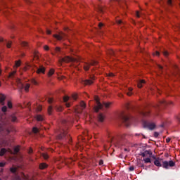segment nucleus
<instances>
[{"mask_svg":"<svg viewBox=\"0 0 180 180\" xmlns=\"http://www.w3.org/2000/svg\"><path fill=\"white\" fill-rule=\"evenodd\" d=\"M110 5L113 11H117L119 6L122 11L127 9V4L124 0H110Z\"/></svg>","mask_w":180,"mask_h":180,"instance_id":"f257e3e1","label":"nucleus"},{"mask_svg":"<svg viewBox=\"0 0 180 180\" xmlns=\"http://www.w3.org/2000/svg\"><path fill=\"white\" fill-rule=\"evenodd\" d=\"M154 165H156V167H162L163 168H165V169H168L169 167H175V162L170 160V161H163L162 164L158 160H155L154 161Z\"/></svg>","mask_w":180,"mask_h":180,"instance_id":"f03ea898","label":"nucleus"},{"mask_svg":"<svg viewBox=\"0 0 180 180\" xmlns=\"http://www.w3.org/2000/svg\"><path fill=\"white\" fill-rule=\"evenodd\" d=\"M96 106L94 107V110L96 112H99L101 109H103V106H105V108L108 109L109 108L110 105H112L111 103H106V102H103L102 104L101 103V102L99 101V99L98 98L96 99Z\"/></svg>","mask_w":180,"mask_h":180,"instance_id":"7ed1b4c3","label":"nucleus"},{"mask_svg":"<svg viewBox=\"0 0 180 180\" xmlns=\"http://www.w3.org/2000/svg\"><path fill=\"white\" fill-rule=\"evenodd\" d=\"M126 141V135H120L117 137H112L111 141L115 144H117V146H123L124 144V141Z\"/></svg>","mask_w":180,"mask_h":180,"instance_id":"20e7f679","label":"nucleus"},{"mask_svg":"<svg viewBox=\"0 0 180 180\" xmlns=\"http://www.w3.org/2000/svg\"><path fill=\"white\" fill-rule=\"evenodd\" d=\"M11 120L13 122H18V118L15 115H11L9 117H6L4 120H2L1 124H3V126H8V124H11Z\"/></svg>","mask_w":180,"mask_h":180,"instance_id":"39448f33","label":"nucleus"},{"mask_svg":"<svg viewBox=\"0 0 180 180\" xmlns=\"http://www.w3.org/2000/svg\"><path fill=\"white\" fill-rule=\"evenodd\" d=\"M66 129L67 128L64 129V127H62V131L57 136L58 140H68V141L71 140L70 135L67 133Z\"/></svg>","mask_w":180,"mask_h":180,"instance_id":"423d86ee","label":"nucleus"},{"mask_svg":"<svg viewBox=\"0 0 180 180\" xmlns=\"http://www.w3.org/2000/svg\"><path fill=\"white\" fill-rule=\"evenodd\" d=\"M139 115L142 116V117H148L151 113V110H150L147 107H143L139 110Z\"/></svg>","mask_w":180,"mask_h":180,"instance_id":"0eeeda50","label":"nucleus"},{"mask_svg":"<svg viewBox=\"0 0 180 180\" xmlns=\"http://www.w3.org/2000/svg\"><path fill=\"white\" fill-rule=\"evenodd\" d=\"M143 126L145 129H148L149 130H154L155 129V123L150 122L148 121H143Z\"/></svg>","mask_w":180,"mask_h":180,"instance_id":"6e6552de","label":"nucleus"},{"mask_svg":"<svg viewBox=\"0 0 180 180\" xmlns=\"http://www.w3.org/2000/svg\"><path fill=\"white\" fill-rule=\"evenodd\" d=\"M29 68H36L37 74H44L46 72V68L43 66H39V68H36L34 65H28Z\"/></svg>","mask_w":180,"mask_h":180,"instance_id":"1a4fd4ad","label":"nucleus"},{"mask_svg":"<svg viewBox=\"0 0 180 180\" xmlns=\"http://www.w3.org/2000/svg\"><path fill=\"white\" fill-rule=\"evenodd\" d=\"M122 120L127 127L131 124V118L127 115H122Z\"/></svg>","mask_w":180,"mask_h":180,"instance_id":"9d476101","label":"nucleus"},{"mask_svg":"<svg viewBox=\"0 0 180 180\" xmlns=\"http://www.w3.org/2000/svg\"><path fill=\"white\" fill-rule=\"evenodd\" d=\"M98 64L97 61L95 60H92L91 63H85L84 65V70L85 71H89V68L91 67V65H96Z\"/></svg>","mask_w":180,"mask_h":180,"instance_id":"9b49d317","label":"nucleus"},{"mask_svg":"<svg viewBox=\"0 0 180 180\" xmlns=\"http://www.w3.org/2000/svg\"><path fill=\"white\" fill-rule=\"evenodd\" d=\"M18 82L20 84V86H21V89H25V92H29V88H30V84H26L25 86L23 85V84L21 83L20 80H18Z\"/></svg>","mask_w":180,"mask_h":180,"instance_id":"f8f14e48","label":"nucleus"},{"mask_svg":"<svg viewBox=\"0 0 180 180\" xmlns=\"http://www.w3.org/2000/svg\"><path fill=\"white\" fill-rule=\"evenodd\" d=\"M53 37H55V39H57V40H63L64 39V37H65V34L61 32L59 34H53Z\"/></svg>","mask_w":180,"mask_h":180,"instance_id":"ddd939ff","label":"nucleus"},{"mask_svg":"<svg viewBox=\"0 0 180 180\" xmlns=\"http://www.w3.org/2000/svg\"><path fill=\"white\" fill-rule=\"evenodd\" d=\"M63 101L65 102V106L66 108H70L71 106V102L67 103L70 101V97L68 96H65L63 97Z\"/></svg>","mask_w":180,"mask_h":180,"instance_id":"4468645a","label":"nucleus"},{"mask_svg":"<svg viewBox=\"0 0 180 180\" xmlns=\"http://www.w3.org/2000/svg\"><path fill=\"white\" fill-rule=\"evenodd\" d=\"M94 79H95L94 77H91V79H86L83 82V84L84 85H92L94 84Z\"/></svg>","mask_w":180,"mask_h":180,"instance_id":"2eb2a0df","label":"nucleus"},{"mask_svg":"<svg viewBox=\"0 0 180 180\" xmlns=\"http://www.w3.org/2000/svg\"><path fill=\"white\" fill-rule=\"evenodd\" d=\"M106 7H103L102 6H97V7L96 8V10L97 11V12H99V13H103Z\"/></svg>","mask_w":180,"mask_h":180,"instance_id":"dca6fc26","label":"nucleus"},{"mask_svg":"<svg viewBox=\"0 0 180 180\" xmlns=\"http://www.w3.org/2000/svg\"><path fill=\"white\" fill-rule=\"evenodd\" d=\"M142 157H148V155H153V153L151 150H145L143 153H141Z\"/></svg>","mask_w":180,"mask_h":180,"instance_id":"f3484780","label":"nucleus"},{"mask_svg":"<svg viewBox=\"0 0 180 180\" xmlns=\"http://www.w3.org/2000/svg\"><path fill=\"white\" fill-rule=\"evenodd\" d=\"M160 105H163V106H165V105H168V102H167L165 100L160 101L159 104L157 105L156 107H155V108H156V112L158 110V108H160Z\"/></svg>","mask_w":180,"mask_h":180,"instance_id":"a211bd4d","label":"nucleus"},{"mask_svg":"<svg viewBox=\"0 0 180 180\" xmlns=\"http://www.w3.org/2000/svg\"><path fill=\"white\" fill-rule=\"evenodd\" d=\"M98 122H103V120H105V116L103 115V114L100 113L98 116Z\"/></svg>","mask_w":180,"mask_h":180,"instance_id":"6ab92c4d","label":"nucleus"},{"mask_svg":"<svg viewBox=\"0 0 180 180\" xmlns=\"http://www.w3.org/2000/svg\"><path fill=\"white\" fill-rule=\"evenodd\" d=\"M62 61L63 63H70V61H72V58H71L68 56H66L62 59Z\"/></svg>","mask_w":180,"mask_h":180,"instance_id":"aec40b11","label":"nucleus"},{"mask_svg":"<svg viewBox=\"0 0 180 180\" xmlns=\"http://www.w3.org/2000/svg\"><path fill=\"white\" fill-rule=\"evenodd\" d=\"M21 46H22V47H24V49H25L26 50H27V49L30 48L29 44H27V42H26V41H22L21 43Z\"/></svg>","mask_w":180,"mask_h":180,"instance_id":"412c9836","label":"nucleus"},{"mask_svg":"<svg viewBox=\"0 0 180 180\" xmlns=\"http://www.w3.org/2000/svg\"><path fill=\"white\" fill-rule=\"evenodd\" d=\"M48 167L49 165H47V164L46 163L39 164V169H46V168H47Z\"/></svg>","mask_w":180,"mask_h":180,"instance_id":"4be33fe9","label":"nucleus"},{"mask_svg":"<svg viewBox=\"0 0 180 180\" xmlns=\"http://www.w3.org/2000/svg\"><path fill=\"white\" fill-rule=\"evenodd\" d=\"M36 119L38 122H43V120H44V117H43L41 115H37Z\"/></svg>","mask_w":180,"mask_h":180,"instance_id":"5701e85b","label":"nucleus"},{"mask_svg":"<svg viewBox=\"0 0 180 180\" xmlns=\"http://www.w3.org/2000/svg\"><path fill=\"white\" fill-rule=\"evenodd\" d=\"M6 151H8L6 148H3L0 150V157H4L5 155Z\"/></svg>","mask_w":180,"mask_h":180,"instance_id":"b1692460","label":"nucleus"},{"mask_svg":"<svg viewBox=\"0 0 180 180\" xmlns=\"http://www.w3.org/2000/svg\"><path fill=\"white\" fill-rule=\"evenodd\" d=\"M144 84H146V81L144 80H140L138 82V88H143V85H144Z\"/></svg>","mask_w":180,"mask_h":180,"instance_id":"393cba45","label":"nucleus"},{"mask_svg":"<svg viewBox=\"0 0 180 180\" xmlns=\"http://www.w3.org/2000/svg\"><path fill=\"white\" fill-rule=\"evenodd\" d=\"M0 103L2 106H4V105H5V96H1L0 97Z\"/></svg>","mask_w":180,"mask_h":180,"instance_id":"a878e982","label":"nucleus"},{"mask_svg":"<svg viewBox=\"0 0 180 180\" xmlns=\"http://www.w3.org/2000/svg\"><path fill=\"white\" fill-rule=\"evenodd\" d=\"M55 109L57 112H63V107L62 106H58V105H56L55 107Z\"/></svg>","mask_w":180,"mask_h":180,"instance_id":"bb28decb","label":"nucleus"},{"mask_svg":"<svg viewBox=\"0 0 180 180\" xmlns=\"http://www.w3.org/2000/svg\"><path fill=\"white\" fill-rule=\"evenodd\" d=\"M116 22L120 26H122V25H124V22L122 20L117 19Z\"/></svg>","mask_w":180,"mask_h":180,"instance_id":"cd10ccee","label":"nucleus"},{"mask_svg":"<svg viewBox=\"0 0 180 180\" xmlns=\"http://www.w3.org/2000/svg\"><path fill=\"white\" fill-rule=\"evenodd\" d=\"M143 161L146 164L151 163V159H150L149 158H143Z\"/></svg>","mask_w":180,"mask_h":180,"instance_id":"c85d7f7f","label":"nucleus"},{"mask_svg":"<svg viewBox=\"0 0 180 180\" xmlns=\"http://www.w3.org/2000/svg\"><path fill=\"white\" fill-rule=\"evenodd\" d=\"M68 123H70L69 120H62V124L63 126H67L68 124Z\"/></svg>","mask_w":180,"mask_h":180,"instance_id":"c756f323","label":"nucleus"},{"mask_svg":"<svg viewBox=\"0 0 180 180\" xmlns=\"http://www.w3.org/2000/svg\"><path fill=\"white\" fill-rule=\"evenodd\" d=\"M131 91H133V88L129 87V92L127 93V95H128V96H131V95H133V93H131Z\"/></svg>","mask_w":180,"mask_h":180,"instance_id":"7c9ffc66","label":"nucleus"},{"mask_svg":"<svg viewBox=\"0 0 180 180\" xmlns=\"http://www.w3.org/2000/svg\"><path fill=\"white\" fill-rule=\"evenodd\" d=\"M54 74V69H51L48 73L49 77H51Z\"/></svg>","mask_w":180,"mask_h":180,"instance_id":"2f4dec72","label":"nucleus"},{"mask_svg":"<svg viewBox=\"0 0 180 180\" xmlns=\"http://www.w3.org/2000/svg\"><path fill=\"white\" fill-rule=\"evenodd\" d=\"M48 113H49V115H51V113H53V107L52 106H49L48 108Z\"/></svg>","mask_w":180,"mask_h":180,"instance_id":"473e14b6","label":"nucleus"},{"mask_svg":"<svg viewBox=\"0 0 180 180\" xmlns=\"http://www.w3.org/2000/svg\"><path fill=\"white\" fill-rule=\"evenodd\" d=\"M10 171L11 172H12L13 174H15L16 171H17V169L16 167H11L10 168Z\"/></svg>","mask_w":180,"mask_h":180,"instance_id":"72a5a7b5","label":"nucleus"},{"mask_svg":"<svg viewBox=\"0 0 180 180\" xmlns=\"http://www.w3.org/2000/svg\"><path fill=\"white\" fill-rule=\"evenodd\" d=\"M173 2V0H167V4L169 6H172Z\"/></svg>","mask_w":180,"mask_h":180,"instance_id":"f704fd0d","label":"nucleus"},{"mask_svg":"<svg viewBox=\"0 0 180 180\" xmlns=\"http://www.w3.org/2000/svg\"><path fill=\"white\" fill-rule=\"evenodd\" d=\"M8 110V107H6V105H4L1 108V111L4 112V113H5L6 112H7Z\"/></svg>","mask_w":180,"mask_h":180,"instance_id":"c9c22d12","label":"nucleus"},{"mask_svg":"<svg viewBox=\"0 0 180 180\" xmlns=\"http://www.w3.org/2000/svg\"><path fill=\"white\" fill-rule=\"evenodd\" d=\"M42 157L44 160H49V155L47 153H42Z\"/></svg>","mask_w":180,"mask_h":180,"instance_id":"e433bc0d","label":"nucleus"},{"mask_svg":"<svg viewBox=\"0 0 180 180\" xmlns=\"http://www.w3.org/2000/svg\"><path fill=\"white\" fill-rule=\"evenodd\" d=\"M11 46H12V41H7L6 47H7L8 49H11Z\"/></svg>","mask_w":180,"mask_h":180,"instance_id":"4c0bfd02","label":"nucleus"},{"mask_svg":"<svg viewBox=\"0 0 180 180\" xmlns=\"http://www.w3.org/2000/svg\"><path fill=\"white\" fill-rule=\"evenodd\" d=\"M15 67L18 68V67H20V60L15 61Z\"/></svg>","mask_w":180,"mask_h":180,"instance_id":"58836bf2","label":"nucleus"},{"mask_svg":"<svg viewBox=\"0 0 180 180\" xmlns=\"http://www.w3.org/2000/svg\"><path fill=\"white\" fill-rule=\"evenodd\" d=\"M80 106H81L82 109H85L86 104L84 103V101H82L80 103Z\"/></svg>","mask_w":180,"mask_h":180,"instance_id":"ea45409f","label":"nucleus"},{"mask_svg":"<svg viewBox=\"0 0 180 180\" xmlns=\"http://www.w3.org/2000/svg\"><path fill=\"white\" fill-rule=\"evenodd\" d=\"M19 153V147H15L14 148V154H18Z\"/></svg>","mask_w":180,"mask_h":180,"instance_id":"a19ab883","label":"nucleus"},{"mask_svg":"<svg viewBox=\"0 0 180 180\" xmlns=\"http://www.w3.org/2000/svg\"><path fill=\"white\" fill-rule=\"evenodd\" d=\"M32 131L33 133H39V129H37V127H34L32 129Z\"/></svg>","mask_w":180,"mask_h":180,"instance_id":"79ce46f5","label":"nucleus"},{"mask_svg":"<svg viewBox=\"0 0 180 180\" xmlns=\"http://www.w3.org/2000/svg\"><path fill=\"white\" fill-rule=\"evenodd\" d=\"M8 108H9V109H12V102L11 101H8Z\"/></svg>","mask_w":180,"mask_h":180,"instance_id":"37998d69","label":"nucleus"},{"mask_svg":"<svg viewBox=\"0 0 180 180\" xmlns=\"http://www.w3.org/2000/svg\"><path fill=\"white\" fill-rule=\"evenodd\" d=\"M31 82L33 84V85H37V82L34 79H32Z\"/></svg>","mask_w":180,"mask_h":180,"instance_id":"c03bdc74","label":"nucleus"},{"mask_svg":"<svg viewBox=\"0 0 180 180\" xmlns=\"http://www.w3.org/2000/svg\"><path fill=\"white\" fill-rule=\"evenodd\" d=\"M15 74H16V71H13L12 72H11L9 75L10 78H12V77H13Z\"/></svg>","mask_w":180,"mask_h":180,"instance_id":"a18cd8bd","label":"nucleus"},{"mask_svg":"<svg viewBox=\"0 0 180 180\" xmlns=\"http://www.w3.org/2000/svg\"><path fill=\"white\" fill-rule=\"evenodd\" d=\"M168 54H169L168 51H163V55H164L165 57H168Z\"/></svg>","mask_w":180,"mask_h":180,"instance_id":"49530a36","label":"nucleus"},{"mask_svg":"<svg viewBox=\"0 0 180 180\" xmlns=\"http://www.w3.org/2000/svg\"><path fill=\"white\" fill-rule=\"evenodd\" d=\"M54 50L56 53H60V47H56Z\"/></svg>","mask_w":180,"mask_h":180,"instance_id":"de8ad7c7","label":"nucleus"},{"mask_svg":"<svg viewBox=\"0 0 180 180\" xmlns=\"http://www.w3.org/2000/svg\"><path fill=\"white\" fill-rule=\"evenodd\" d=\"M5 165H6V162H0V167H5Z\"/></svg>","mask_w":180,"mask_h":180,"instance_id":"09e8293b","label":"nucleus"},{"mask_svg":"<svg viewBox=\"0 0 180 180\" xmlns=\"http://www.w3.org/2000/svg\"><path fill=\"white\" fill-rule=\"evenodd\" d=\"M77 94L72 95V99H74V101H77Z\"/></svg>","mask_w":180,"mask_h":180,"instance_id":"8fccbe9b","label":"nucleus"},{"mask_svg":"<svg viewBox=\"0 0 180 180\" xmlns=\"http://www.w3.org/2000/svg\"><path fill=\"white\" fill-rule=\"evenodd\" d=\"M44 50H46V51H48V50H49V46H47V45H45V46H44Z\"/></svg>","mask_w":180,"mask_h":180,"instance_id":"3c124183","label":"nucleus"},{"mask_svg":"<svg viewBox=\"0 0 180 180\" xmlns=\"http://www.w3.org/2000/svg\"><path fill=\"white\" fill-rule=\"evenodd\" d=\"M48 102H49V103H53V98H49L48 99Z\"/></svg>","mask_w":180,"mask_h":180,"instance_id":"603ef678","label":"nucleus"},{"mask_svg":"<svg viewBox=\"0 0 180 180\" xmlns=\"http://www.w3.org/2000/svg\"><path fill=\"white\" fill-rule=\"evenodd\" d=\"M158 136H160V134L158 132L154 133V137H158Z\"/></svg>","mask_w":180,"mask_h":180,"instance_id":"864d4df0","label":"nucleus"},{"mask_svg":"<svg viewBox=\"0 0 180 180\" xmlns=\"http://www.w3.org/2000/svg\"><path fill=\"white\" fill-rule=\"evenodd\" d=\"M129 171H134V167L133 166H131L129 168Z\"/></svg>","mask_w":180,"mask_h":180,"instance_id":"5fc2aeb1","label":"nucleus"},{"mask_svg":"<svg viewBox=\"0 0 180 180\" xmlns=\"http://www.w3.org/2000/svg\"><path fill=\"white\" fill-rule=\"evenodd\" d=\"M169 141H171V138H167L166 143H169Z\"/></svg>","mask_w":180,"mask_h":180,"instance_id":"6e6d98bb","label":"nucleus"},{"mask_svg":"<svg viewBox=\"0 0 180 180\" xmlns=\"http://www.w3.org/2000/svg\"><path fill=\"white\" fill-rule=\"evenodd\" d=\"M135 136H143V139H146V136L141 134H136Z\"/></svg>","mask_w":180,"mask_h":180,"instance_id":"4d7b16f0","label":"nucleus"},{"mask_svg":"<svg viewBox=\"0 0 180 180\" xmlns=\"http://www.w3.org/2000/svg\"><path fill=\"white\" fill-rule=\"evenodd\" d=\"M99 165H103V161L102 160H99Z\"/></svg>","mask_w":180,"mask_h":180,"instance_id":"13d9d810","label":"nucleus"},{"mask_svg":"<svg viewBox=\"0 0 180 180\" xmlns=\"http://www.w3.org/2000/svg\"><path fill=\"white\" fill-rule=\"evenodd\" d=\"M13 180H22L20 177H15Z\"/></svg>","mask_w":180,"mask_h":180,"instance_id":"bf43d9fd","label":"nucleus"},{"mask_svg":"<svg viewBox=\"0 0 180 180\" xmlns=\"http://www.w3.org/2000/svg\"><path fill=\"white\" fill-rule=\"evenodd\" d=\"M46 33H47V34H51V31L49 30H47Z\"/></svg>","mask_w":180,"mask_h":180,"instance_id":"052dcab7","label":"nucleus"},{"mask_svg":"<svg viewBox=\"0 0 180 180\" xmlns=\"http://www.w3.org/2000/svg\"><path fill=\"white\" fill-rule=\"evenodd\" d=\"M136 16L138 18H140V12L139 11H136Z\"/></svg>","mask_w":180,"mask_h":180,"instance_id":"680f3d73","label":"nucleus"},{"mask_svg":"<svg viewBox=\"0 0 180 180\" xmlns=\"http://www.w3.org/2000/svg\"><path fill=\"white\" fill-rule=\"evenodd\" d=\"M29 154H32L33 153V149L30 148L28 151Z\"/></svg>","mask_w":180,"mask_h":180,"instance_id":"e2e57ef3","label":"nucleus"},{"mask_svg":"<svg viewBox=\"0 0 180 180\" xmlns=\"http://www.w3.org/2000/svg\"><path fill=\"white\" fill-rule=\"evenodd\" d=\"M98 26H99V27H102L103 26V23L100 22V23L98 24Z\"/></svg>","mask_w":180,"mask_h":180,"instance_id":"0e129e2a","label":"nucleus"},{"mask_svg":"<svg viewBox=\"0 0 180 180\" xmlns=\"http://www.w3.org/2000/svg\"><path fill=\"white\" fill-rule=\"evenodd\" d=\"M111 55L112 56H116V53H115V51H111Z\"/></svg>","mask_w":180,"mask_h":180,"instance_id":"69168bd1","label":"nucleus"},{"mask_svg":"<svg viewBox=\"0 0 180 180\" xmlns=\"http://www.w3.org/2000/svg\"><path fill=\"white\" fill-rule=\"evenodd\" d=\"M109 77H115V75L113 73H110Z\"/></svg>","mask_w":180,"mask_h":180,"instance_id":"338daca9","label":"nucleus"},{"mask_svg":"<svg viewBox=\"0 0 180 180\" xmlns=\"http://www.w3.org/2000/svg\"><path fill=\"white\" fill-rule=\"evenodd\" d=\"M176 119H177L178 122H180V117H179V116H177V117H176Z\"/></svg>","mask_w":180,"mask_h":180,"instance_id":"774afa93","label":"nucleus"}]
</instances>
